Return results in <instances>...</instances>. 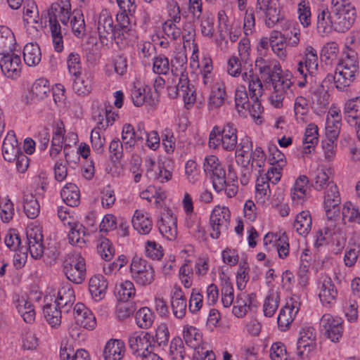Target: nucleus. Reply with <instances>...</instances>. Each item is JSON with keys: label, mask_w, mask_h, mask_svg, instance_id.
I'll return each instance as SVG.
<instances>
[{"label": "nucleus", "mask_w": 360, "mask_h": 360, "mask_svg": "<svg viewBox=\"0 0 360 360\" xmlns=\"http://www.w3.org/2000/svg\"><path fill=\"white\" fill-rule=\"evenodd\" d=\"M255 65L262 78L269 80L273 85L274 91L270 96L272 105L277 108H281L285 97L292 94V82L287 77L281 75V68L275 60L257 57Z\"/></svg>", "instance_id": "obj_1"}, {"label": "nucleus", "mask_w": 360, "mask_h": 360, "mask_svg": "<svg viewBox=\"0 0 360 360\" xmlns=\"http://www.w3.org/2000/svg\"><path fill=\"white\" fill-rule=\"evenodd\" d=\"M75 301V295L71 285H63L58 291L54 303H46L43 312L48 323L52 328H58L61 323V314L68 313Z\"/></svg>", "instance_id": "obj_2"}, {"label": "nucleus", "mask_w": 360, "mask_h": 360, "mask_svg": "<svg viewBox=\"0 0 360 360\" xmlns=\"http://www.w3.org/2000/svg\"><path fill=\"white\" fill-rule=\"evenodd\" d=\"M176 61L178 63V65H172V72L174 77H178L179 82L176 85L167 86V95L172 99L181 95L183 97L185 107L190 109L196 100L195 91L193 86H191L188 75L185 73L187 68L186 60L184 58L179 60V58H176Z\"/></svg>", "instance_id": "obj_3"}, {"label": "nucleus", "mask_w": 360, "mask_h": 360, "mask_svg": "<svg viewBox=\"0 0 360 360\" xmlns=\"http://www.w3.org/2000/svg\"><path fill=\"white\" fill-rule=\"evenodd\" d=\"M27 247L20 248L13 255V266L15 269H21L25 264L27 258V252H30L32 257L40 259L44 254L43 236L41 230L37 228H32L26 232Z\"/></svg>", "instance_id": "obj_4"}, {"label": "nucleus", "mask_w": 360, "mask_h": 360, "mask_svg": "<svg viewBox=\"0 0 360 360\" xmlns=\"http://www.w3.org/2000/svg\"><path fill=\"white\" fill-rule=\"evenodd\" d=\"M237 128L231 122L216 125L210 133L208 145L213 149L221 147L224 150L233 151L237 147Z\"/></svg>", "instance_id": "obj_5"}, {"label": "nucleus", "mask_w": 360, "mask_h": 360, "mask_svg": "<svg viewBox=\"0 0 360 360\" xmlns=\"http://www.w3.org/2000/svg\"><path fill=\"white\" fill-rule=\"evenodd\" d=\"M255 13L258 18L263 19L269 28L274 27L285 20L279 4L274 0H257Z\"/></svg>", "instance_id": "obj_6"}, {"label": "nucleus", "mask_w": 360, "mask_h": 360, "mask_svg": "<svg viewBox=\"0 0 360 360\" xmlns=\"http://www.w3.org/2000/svg\"><path fill=\"white\" fill-rule=\"evenodd\" d=\"M63 272L66 278L75 284H80L86 277V262L79 254H69L63 264Z\"/></svg>", "instance_id": "obj_7"}, {"label": "nucleus", "mask_w": 360, "mask_h": 360, "mask_svg": "<svg viewBox=\"0 0 360 360\" xmlns=\"http://www.w3.org/2000/svg\"><path fill=\"white\" fill-rule=\"evenodd\" d=\"M130 272L136 284L150 285L155 280L153 267L144 259L135 256L130 264Z\"/></svg>", "instance_id": "obj_8"}, {"label": "nucleus", "mask_w": 360, "mask_h": 360, "mask_svg": "<svg viewBox=\"0 0 360 360\" xmlns=\"http://www.w3.org/2000/svg\"><path fill=\"white\" fill-rule=\"evenodd\" d=\"M231 212L227 207L216 206L210 217L212 229L210 236L217 239L221 234L226 233L230 225Z\"/></svg>", "instance_id": "obj_9"}, {"label": "nucleus", "mask_w": 360, "mask_h": 360, "mask_svg": "<svg viewBox=\"0 0 360 360\" xmlns=\"http://www.w3.org/2000/svg\"><path fill=\"white\" fill-rule=\"evenodd\" d=\"M98 33L100 41L103 45H107L109 41L117 39V27L110 11L104 9L100 13L98 19Z\"/></svg>", "instance_id": "obj_10"}, {"label": "nucleus", "mask_w": 360, "mask_h": 360, "mask_svg": "<svg viewBox=\"0 0 360 360\" xmlns=\"http://www.w3.org/2000/svg\"><path fill=\"white\" fill-rule=\"evenodd\" d=\"M153 336L148 332L139 331L132 333L128 343L132 353L137 356H145L150 350H154L155 345L152 343Z\"/></svg>", "instance_id": "obj_11"}, {"label": "nucleus", "mask_w": 360, "mask_h": 360, "mask_svg": "<svg viewBox=\"0 0 360 360\" xmlns=\"http://www.w3.org/2000/svg\"><path fill=\"white\" fill-rule=\"evenodd\" d=\"M71 14L70 1L58 0L51 5L44 17L49 22H54L59 20L63 25H67Z\"/></svg>", "instance_id": "obj_12"}, {"label": "nucleus", "mask_w": 360, "mask_h": 360, "mask_svg": "<svg viewBox=\"0 0 360 360\" xmlns=\"http://www.w3.org/2000/svg\"><path fill=\"white\" fill-rule=\"evenodd\" d=\"M325 190L323 206L326 214L329 220H332L340 214L341 198L338 188L335 183H331Z\"/></svg>", "instance_id": "obj_13"}, {"label": "nucleus", "mask_w": 360, "mask_h": 360, "mask_svg": "<svg viewBox=\"0 0 360 360\" xmlns=\"http://www.w3.org/2000/svg\"><path fill=\"white\" fill-rule=\"evenodd\" d=\"M263 243L264 248L267 251L275 248L280 259H285L289 255L288 237L285 233L279 236L268 233L264 236Z\"/></svg>", "instance_id": "obj_14"}, {"label": "nucleus", "mask_w": 360, "mask_h": 360, "mask_svg": "<svg viewBox=\"0 0 360 360\" xmlns=\"http://www.w3.org/2000/svg\"><path fill=\"white\" fill-rule=\"evenodd\" d=\"M319 297L325 307L333 305L337 300L338 289L333 280L328 276H323L318 283Z\"/></svg>", "instance_id": "obj_15"}, {"label": "nucleus", "mask_w": 360, "mask_h": 360, "mask_svg": "<svg viewBox=\"0 0 360 360\" xmlns=\"http://www.w3.org/2000/svg\"><path fill=\"white\" fill-rule=\"evenodd\" d=\"M320 327L328 338L333 342H339L342 338L343 326L340 319L335 318L330 314H325L320 320Z\"/></svg>", "instance_id": "obj_16"}, {"label": "nucleus", "mask_w": 360, "mask_h": 360, "mask_svg": "<svg viewBox=\"0 0 360 360\" xmlns=\"http://www.w3.org/2000/svg\"><path fill=\"white\" fill-rule=\"evenodd\" d=\"M316 333L311 326H305L300 332L297 342V354L301 358L307 356L316 345Z\"/></svg>", "instance_id": "obj_17"}, {"label": "nucleus", "mask_w": 360, "mask_h": 360, "mask_svg": "<svg viewBox=\"0 0 360 360\" xmlns=\"http://www.w3.org/2000/svg\"><path fill=\"white\" fill-rule=\"evenodd\" d=\"M356 77L342 70L335 68L334 74L328 73L322 82V86L330 84L340 91H344L352 84Z\"/></svg>", "instance_id": "obj_18"}, {"label": "nucleus", "mask_w": 360, "mask_h": 360, "mask_svg": "<svg viewBox=\"0 0 360 360\" xmlns=\"http://www.w3.org/2000/svg\"><path fill=\"white\" fill-rule=\"evenodd\" d=\"M356 77L342 70L335 68L334 74L328 73L322 82V86L330 84L340 91H344L352 84Z\"/></svg>", "instance_id": "obj_19"}, {"label": "nucleus", "mask_w": 360, "mask_h": 360, "mask_svg": "<svg viewBox=\"0 0 360 360\" xmlns=\"http://www.w3.org/2000/svg\"><path fill=\"white\" fill-rule=\"evenodd\" d=\"M333 13L334 30L345 32L348 30L356 18V8L332 11Z\"/></svg>", "instance_id": "obj_20"}, {"label": "nucleus", "mask_w": 360, "mask_h": 360, "mask_svg": "<svg viewBox=\"0 0 360 360\" xmlns=\"http://www.w3.org/2000/svg\"><path fill=\"white\" fill-rule=\"evenodd\" d=\"M258 302L255 293H240L237 295L232 309L233 314L238 318L243 317L248 310L257 308Z\"/></svg>", "instance_id": "obj_21"}, {"label": "nucleus", "mask_w": 360, "mask_h": 360, "mask_svg": "<svg viewBox=\"0 0 360 360\" xmlns=\"http://www.w3.org/2000/svg\"><path fill=\"white\" fill-rule=\"evenodd\" d=\"M2 72L8 78L15 79L21 72V59L17 54L5 53L0 61Z\"/></svg>", "instance_id": "obj_22"}, {"label": "nucleus", "mask_w": 360, "mask_h": 360, "mask_svg": "<svg viewBox=\"0 0 360 360\" xmlns=\"http://www.w3.org/2000/svg\"><path fill=\"white\" fill-rule=\"evenodd\" d=\"M76 323L86 329L92 330L96 326V321L91 311L82 303L78 302L73 309Z\"/></svg>", "instance_id": "obj_23"}, {"label": "nucleus", "mask_w": 360, "mask_h": 360, "mask_svg": "<svg viewBox=\"0 0 360 360\" xmlns=\"http://www.w3.org/2000/svg\"><path fill=\"white\" fill-rule=\"evenodd\" d=\"M325 234L328 235V238L333 245L335 246L334 252L338 254L344 248L347 236L345 232L334 221L330 220L329 224L325 228Z\"/></svg>", "instance_id": "obj_24"}, {"label": "nucleus", "mask_w": 360, "mask_h": 360, "mask_svg": "<svg viewBox=\"0 0 360 360\" xmlns=\"http://www.w3.org/2000/svg\"><path fill=\"white\" fill-rule=\"evenodd\" d=\"M22 152L14 131H9L2 144V155L4 160L10 162L15 161L16 157Z\"/></svg>", "instance_id": "obj_25"}, {"label": "nucleus", "mask_w": 360, "mask_h": 360, "mask_svg": "<svg viewBox=\"0 0 360 360\" xmlns=\"http://www.w3.org/2000/svg\"><path fill=\"white\" fill-rule=\"evenodd\" d=\"M241 75L243 81L248 84L250 98H260L264 91L263 84L259 77L254 73L252 68L244 70Z\"/></svg>", "instance_id": "obj_26"}, {"label": "nucleus", "mask_w": 360, "mask_h": 360, "mask_svg": "<svg viewBox=\"0 0 360 360\" xmlns=\"http://www.w3.org/2000/svg\"><path fill=\"white\" fill-rule=\"evenodd\" d=\"M290 39L288 34H283L280 31L272 30L270 33L271 48L272 51L281 60L287 57V41Z\"/></svg>", "instance_id": "obj_27"}, {"label": "nucleus", "mask_w": 360, "mask_h": 360, "mask_svg": "<svg viewBox=\"0 0 360 360\" xmlns=\"http://www.w3.org/2000/svg\"><path fill=\"white\" fill-rule=\"evenodd\" d=\"M330 174V169L323 166L317 167L310 175L311 186L319 191L328 188L331 183H335Z\"/></svg>", "instance_id": "obj_28"}, {"label": "nucleus", "mask_w": 360, "mask_h": 360, "mask_svg": "<svg viewBox=\"0 0 360 360\" xmlns=\"http://www.w3.org/2000/svg\"><path fill=\"white\" fill-rule=\"evenodd\" d=\"M171 307L174 316L179 319L185 316L187 301L179 286H174L171 298Z\"/></svg>", "instance_id": "obj_29"}, {"label": "nucleus", "mask_w": 360, "mask_h": 360, "mask_svg": "<svg viewBox=\"0 0 360 360\" xmlns=\"http://www.w3.org/2000/svg\"><path fill=\"white\" fill-rule=\"evenodd\" d=\"M226 97L225 86L222 81H215L212 86L211 93L208 99L207 106L209 110H214L220 108L224 103Z\"/></svg>", "instance_id": "obj_30"}, {"label": "nucleus", "mask_w": 360, "mask_h": 360, "mask_svg": "<svg viewBox=\"0 0 360 360\" xmlns=\"http://www.w3.org/2000/svg\"><path fill=\"white\" fill-rule=\"evenodd\" d=\"M252 147V141L249 136H245L240 139V141L237 143V147L235 149L236 162L238 165L250 164L248 158H250L252 151H253Z\"/></svg>", "instance_id": "obj_31"}, {"label": "nucleus", "mask_w": 360, "mask_h": 360, "mask_svg": "<svg viewBox=\"0 0 360 360\" xmlns=\"http://www.w3.org/2000/svg\"><path fill=\"white\" fill-rule=\"evenodd\" d=\"M299 308L292 303L288 302L281 309L277 318L278 328L281 330H286L295 319Z\"/></svg>", "instance_id": "obj_32"}, {"label": "nucleus", "mask_w": 360, "mask_h": 360, "mask_svg": "<svg viewBox=\"0 0 360 360\" xmlns=\"http://www.w3.org/2000/svg\"><path fill=\"white\" fill-rule=\"evenodd\" d=\"M133 227L140 234L146 235L150 233L153 227V221L146 212L143 210H136L131 219Z\"/></svg>", "instance_id": "obj_33"}, {"label": "nucleus", "mask_w": 360, "mask_h": 360, "mask_svg": "<svg viewBox=\"0 0 360 360\" xmlns=\"http://www.w3.org/2000/svg\"><path fill=\"white\" fill-rule=\"evenodd\" d=\"M124 352V342L120 340H110L103 350L104 360H121Z\"/></svg>", "instance_id": "obj_34"}, {"label": "nucleus", "mask_w": 360, "mask_h": 360, "mask_svg": "<svg viewBox=\"0 0 360 360\" xmlns=\"http://www.w3.org/2000/svg\"><path fill=\"white\" fill-rule=\"evenodd\" d=\"M344 120L350 125H356L357 120L360 117V101L359 98H354L348 100L344 105Z\"/></svg>", "instance_id": "obj_35"}, {"label": "nucleus", "mask_w": 360, "mask_h": 360, "mask_svg": "<svg viewBox=\"0 0 360 360\" xmlns=\"http://www.w3.org/2000/svg\"><path fill=\"white\" fill-rule=\"evenodd\" d=\"M131 98L133 104L136 107H141L144 103H148L150 105L155 103L151 96L150 89L147 86L141 87L134 85L131 90Z\"/></svg>", "instance_id": "obj_36"}, {"label": "nucleus", "mask_w": 360, "mask_h": 360, "mask_svg": "<svg viewBox=\"0 0 360 360\" xmlns=\"http://www.w3.org/2000/svg\"><path fill=\"white\" fill-rule=\"evenodd\" d=\"M107 288V280L102 275H96L90 278L89 289L95 300H101L103 298Z\"/></svg>", "instance_id": "obj_37"}, {"label": "nucleus", "mask_w": 360, "mask_h": 360, "mask_svg": "<svg viewBox=\"0 0 360 360\" xmlns=\"http://www.w3.org/2000/svg\"><path fill=\"white\" fill-rule=\"evenodd\" d=\"M15 44V38L11 30L0 25V55L12 52Z\"/></svg>", "instance_id": "obj_38"}, {"label": "nucleus", "mask_w": 360, "mask_h": 360, "mask_svg": "<svg viewBox=\"0 0 360 360\" xmlns=\"http://www.w3.org/2000/svg\"><path fill=\"white\" fill-rule=\"evenodd\" d=\"M160 233L169 240H174L177 236L176 219L172 216L161 218L158 223Z\"/></svg>", "instance_id": "obj_39"}, {"label": "nucleus", "mask_w": 360, "mask_h": 360, "mask_svg": "<svg viewBox=\"0 0 360 360\" xmlns=\"http://www.w3.org/2000/svg\"><path fill=\"white\" fill-rule=\"evenodd\" d=\"M316 29L321 34H328L334 30L333 15H330L328 8L318 10Z\"/></svg>", "instance_id": "obj_40"}, {"label": "nucleus", "mask_w": 360, "mask_h": 360, "mask_svg": "<svg viewBox=\"0 0 360 360\" xmlns=\"http://www.w3.org/2000/svg\"><path fill=\"white\" fill-rule=\"evenodd\" d=\"M318 127L314 124H309L304 132L303 138V151L304 153H310L318 143Z\"/></svg>", "instance_id": "obj_41"}, {"label": "nucleus", "mask_w": 360, "mask_h": 360, "mask_svg": "<svg viewBox=\"0 0 360 360\" xmlns=\"http://www.w3.org/2000/svg\"><path fill=\"white\" fill-rule=\"evenodd\" d=\"M304 65L307 72H309V77L312 78L318 70V56L315 49L311 46L306 47L304 52L303 59L301 60Z\"/></svg>", "instance_id": "obj_42"}, {"label": "nucleus", "mask_w": 360, "mask_h": 360, "mask_svg": "<svg viewBox=\"0 0 360 360\" xmlns=\"http://www.w3.org/2000/svg\"><path fill=\"white\" fill-rule=\"evenodd\" d=\"M23 58L28 66H36L41 59V50L37 43H28L23 49Z\"/></svg>", "instance_id": "obj_43"}, {"label": "nucleus", "mask_w": 360, "mask_h": 360, "mask_svg": "<svg viewBox=\"0 0 360 360\" xmlns=\"http://www.w3.org/2000/svg\"><path fill=\"white\" fill-rule=\"evenodd\" d=\"M311 217L309 211H302L295 220L294 228L302 236H306L311 229Z\"/></svg>", "instance_id": "obj_44"}, {"label": "nucleus", "mask_w": 360, "mask_h": 360, "mask_svg": "<svg viewBox=\"0 0 360 360\" xmlns=\"http://www.w3.org/2000/svg\"><path fill=\"white\" fill-rule=\"evenodd\" d=\"M115 294L117 300L122 302H128L134 297L136 294V289L134 283L130 281H125L117 285L115 289Z\"/></svg>", "instance_id": "obj_45"}, {"label": "nucleus", "mask_w": 360, "mask_h": 360, "mask_svg": "<svg viewBox=\"0 0 360 360\" xmlns=\"http://www.w3.org/2000/svg\"><path fill=\"white\" fill-rule=\"evenodd\" d=\"M336 68L346 71L352 76L356 77L359 73V62L356 54L347 55L338 63Z\"/></svg>", "instance_id": "obj_46"}, {"label": "nucleus", "mask_w": 360, "mask_h": 360, "mask_svg": "<svg viewBox=\"0 0 360 360\" xmlns=\"http://www.w3.org/2000/svg\"><path fill=\"white\" fill-rule=\"evenodd\" d=\"M60 195L69 206H77L79 202V191L74 184H67L61 190Z\"/></svg>", "instance_id": "obj_47"}, {"label": "nucleus", "mask_w": 360, "mask_h": 360, "mask_svg": "<svg viewBox=\"0 0 360 360\" xmlns=\"http://www.w3.org/2000/svg\"><path fill=\"white\" fill-rule=\"evenodd\" d=\"M18 312L23 318V320L28 323H31L34 321L35 311L34 306L31 302L27 301L24 297L18 299L16 304Z\"/></svg>", "instance_id": "obj_48"}, {"label": "nucleus", "mask_w": 360, "mask_h": 360, "mask_svg": "<svg viewBox=\"0 0 360 360\" xmlns=\"http://www.w3.org/2000/svg\"><path fill=\"white\" fill-rule=\"evenodd\" d=\"M183 338L190 347L196 349L202 342V334L195 327L186 325L184 327Z\"/></svg>", "instance_id": "obj_49"}, {"label": "nucleus", "mask_w": 360, "mask_h": 360, "mask_svg": "<svg viewBox=\"0 0 360 360\" xmlns=\"http://www.w3.org/2000/svg\"><path fill=\"white\" fill-rule=\"evenodd\" d=\"M69 22L74 34L78 38L82 37L86 27L82 11L77 9L74 10L70 15Z\"/></svg>", "instance_id": "obj_50"}, {"label": "nucleus", "mask_w": 360, "mask_h": 360, "mask_svg": "<svg viewBox=\"0 0 360 360\" xmlns=\"http://www.w3.org/2000/svg\"><path fill=\"white\" fill-rule=\"evenodd\" d=\"M72 89L78 95H86L91 89V80L87 74L73 76Z\"/></svg>", "instance_id": "obj_51"}, {"label": "nucleus", "mask_w": 360, "mask_h": 360, "mask_svg": "<svg viewBox=\"0 0 360 360\" xmlns=\"http://www.w3.org/2000/svg\"><path fill=\"white\" fill-rule=\"evenodd\" d=\"M23 207L25 214L30 219H35L40 212L39 204L32 194L24 195Z\"/></svg>", "instance_id": "obj_52"}, {"label": "nucleus", "mask_w": 360, "mask_h": 360, "mask_svg": "<svg viewBox=\"0 0 360 360\" xmlns=\"http://www.w3.org/2000/svg\"><path fill=\"white\" fill-rule=\"evenodd\" d=\"M85 236L86 228L79 223L74 224L68 233L69 243L73 245L82 247L86 243Z\"/></svg>", "instance_id": "obj_53"}, {"label": "nucleus", "mask_w": 360, "mask_h": 360, "mask_svg": "<svg viewBox=\"0 0 360 360\" xmlns=\"http://www.w3.org/2000/svg\"><path fill=\"white\" fill-rule=\"evenodd\" d=\"M60 357L61 360H90L87 351L81 349L75 352L71 346L61 347Z\"/></svg>", "instance_id": "obj_54"}, {"label": "nucleus", "mask_w": 360, "mask_h": 360, "mask_svg": "<svg viewBox=\"0 0 360 360\" xmlns=\"http://www.w3.org/2000/svg\"><path fill=\"white\" fill-rule=\"evenodd\" d=\"M309 111L308 101L303 96H298L294 103L295 116L298 122H306Z\"/></svg>", "instance_id": "obj_55"}, {"label": "nucleus", "mask_w": 360, "mask_h": 360, "mask_svg": "<svg viewBox=\"0 0 360 360\" xmlns=\"http://www.w3.org/2000/svg\"><path fill=\"white\" fill-rule=\"evenodd\" d=\"M309 182V178L305 175L299 176L294 186L293 191L291 192V197L293 201L297 200H304L307 195V184Z\"/></svg>", "instance_id": "obj_56"}, {"label": "nucleus", "mask_w": 360, "mask_h": 360, "mask_svg": "<svg viewBox=\"0 0 360 360\" xmlns=\"http://www.w3.org/2000/svg\"><path fill=\"white\" fill-rule=\"evenodd\" d=\"M342 221L360 224V210L356 207L351 202H346L343 205Z\"/></svg>", "instance_id": "obj_57"}, {"label": "nucleus", "mask_w": 360, "mask_h": 360, "mask_svg": "<svg viewBox=\"0 0 360 360\" xmlns=\"http://www.w3.org/2000/svg\"><path fill=\"white\" fill-rule=\"evenodd\" d=\"M32 95L38 100H43L49 96L50 86L49 81L45 78L37 79L32 86Z\"/></svg>", "instance_id": "obj_58"}, {"label": "nucleus", "mask_w": 360, "mask_h": 360, "mask_svg": "<svg viewBox=\"0 0 360 360\" xmlns=\"http://www.w3.org/2000/svg\"><path fill=\"white\" fill-rule=\"evenodd\" d=\"M279 295L277 292H271L265 298L263 304V311L265 316L271 317L278 309L279 304Z\"/></svg>", "instance_id": "obj_59"}, {"label": "nucleus", "mask_w": 360, "mask_h": 360, "mask_svg": "<svg viewBox=\"0 0 360 360\" xmlns=\"http://www.w3.org/2000/svg\"><path fill=\"white\" fill-rule=\"evenodd\" d=\"M172 63L171 65H172ZM172 70L169 58L164 54H158L153 58V72L157 75H167Z\"/></svg>", "instance_id": "obj_60"}, {"label": "nucleus", "mask_w": 360, "mask_h": 360, "mask_svg": "<svg viewBox=\"0 0 360 360\" xmlns=\"http://www.w3.org/2000/svg\"><path fill=\"white\" fill-rule=\"evenodd\" d=\"M128 11H121L120 13L116 15V20L117 24L115 25L117 27V39L122 40L124 37V34L127 33L131 30L129 18L128 16Z\"/></svg>", "instance_id": "obj_61"}, {"label": "nucleus", "mask_w": 360, "mask_h": 360, "mask_svg": "<svg viewBox=\"0 0 360 360\" xmlns=\"http://www.w3.org/2000/svg\"><path fill=\"white\" fill-rule=\"evenodd\" d=\"M135 320L139 328H148L153 323L154 315L148 307H142L136 312Z\"/></svg>", "instance_id": "obj_62"}, {"label": "nucleus", "mask_w": 360, "mask_h": 360, "mask_svg": "<svg viewBox=\"0 0 360 360\" xmlns=\"http://www.w3.org/2000/svg\"><path fill=\"white\" fill-rule=\"evenodd\" d=\"M250 160V166L254 169L259 168L258 174L261 176L263 172L262 168L266 162V155L261 147H257L252 153L248 158Z\"/></svg>", "instance_id": "obj_63"}, {"label": "nucleus", "mask_w": 360, "mask_h": 360, "mask_svg": "<svg viewBox=\"0 0 360 360\" xmlns=\"http://www.w3.org/2000/svg\"><path fill=\"white\" fill-rule=\"evenodd\" d=\"M169 355L171 360H184L185 349L181 338H176L171 341Z\"/></svg>", "instance_id": "obj_64"}]
</instances>
